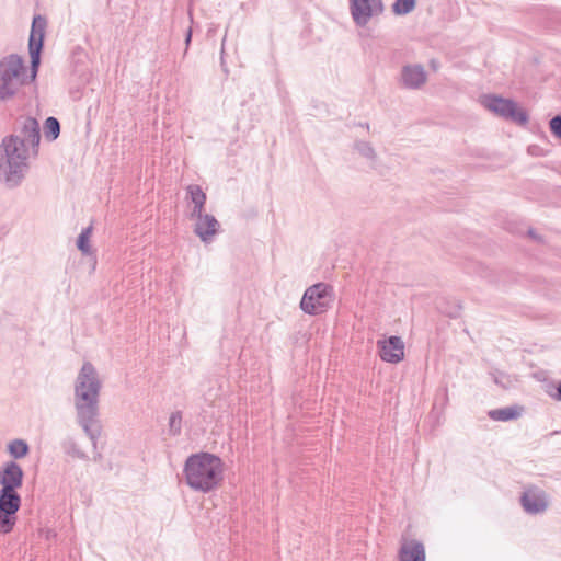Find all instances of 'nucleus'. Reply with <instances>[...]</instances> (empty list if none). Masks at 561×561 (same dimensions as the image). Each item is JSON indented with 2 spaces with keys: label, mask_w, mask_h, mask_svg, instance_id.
<instances>
[{
  "label": "nucleus",
  "mask_w": 561,
  "mask_h": 561,
  "mask_svg": "<svg viewBox=\"0 0 561 561\" xmlns=\"http://www.w3.org/2000/svg\"><path fill=\"white\" fill-rule=\"evenodd\" d=\"M102 382L95 367L84 362L75 381L73 403L77 423L82 427L93 446L101 435L99 423V397Z\"/></svg>",
  "instance_id": "1"
},
{
  "label": "nucleus",
  "mask_w": 561,
  "mask_h": 561,
  "mask_svg": "<svg viewBox=\"0 0 561 561\" xmlns=\"http://www.w3.org/2000/svg\"><path fill=\"white\" fill-rule=\"evenodd\" d=\"M183 473L192 490L207 493L222 481L224 462L220 457L207 451L192 454L185 460Z\"/></svg>",
  "instance_id": "2"
},
{
  "label": "nucleus",
  "mask_w": 561,
  "mask_h": 561,
  "mask_svg": "<svg viewBox=\"0 0 561 561\" xmlns=\"http://www.w3.org/2000/svg\"><path fill=\"white\" fill-rule=\"evenodd\" d=\"M33 151L15 136H5L0 144V180L8 188L20 186L30 170Z\"/></svg>",
  "instance_id": "3"
},
{
  "label": "nucleus",
  "mask_w": 561,
  "mask_h": 561,
  "mask_svg": "<svg viewBox=\"0 0 561 561\" xmlns=\"http://www.w3.org/2000/svg\"><path fill=\"white\" fill-rule=\"evenodd\" d=\"M334 301V289L329 283L319 282L309 286L300 300V309L309 316L327 312Z\"/></svg>",
  "instance_id": "4"
},
{
  "label": "nucleus",
  "mask_w": 561,
  "mask_h": 561,
  "mask_svg": "<svg viewBox=\"0 0 561 561\" xmlns=\"http://www.w3.org/2000/svg\"><path fill=\"white\" fill-rule=\"evenodd\" d=\"M479 103L489 112L505 121H511L519 126H526V111L519 108L512 99L486 93L479 96Z\"/></svg>",
  "instance_id": "5"
},
{
  "label": "nucleus",
  "mask_w": 561,
  "mask_h": 561,
  "mask_svg": "<svg viewBox=\"0 0 561 561\" xmlns=\"http://www.w3.org/2000/svg\"><path fill=\"white\" fill-rule=\"evenodd\" d=\"M24 72V61L19 55L11 54L0 60V101H7L16 93L14 80L25 83L24 79L20 80Z\"/></svg>",
  "instance_id": "6"
},
{
  "label": "nucleus",
  "mask_w": 561,
  "mask_h": 561,
  "mask_svg": "<svg viewBox=\"0 0 561 561\" xmlns=\"http://www.w3.org/2000/svg\"><path fill=\"white\" fill-rule=\"evenodd\" d=\"M47 20L41 14L34 15L28 37V54L31 59L30 81H35L41 66L42 53L44 49L45 32Z\"/></svg>",
  "instance_id": "7"
},
{
  "label": "nucleus",
  "mask_w": 561,
  "mask_h": 561,
  "mask_svg": "<svg viewBox=\"0 0 561 561\" xmlns=\"http://www.w3.org/2000/svg\"><path fill=\"white\" fill-rule=\"evenodd\" d=\"M348 11L354 25L365 28L373 20L383 15L386 5L382 0H347Z\"/></svg>",
  "instance_id": "8"
},
{
  "label": "nucleus",
  "mask_w": 561,
  "mask_h": 561,
  "mask_svg": "<svg viewBox=\"0 0 561 561\" xmlns=\"http://www.w3.org/2000/svg\"><path fill=\"white\" fill-rule=\"evenodd\" d=\"M10 136H15L23 141L24 146H27L33 151V158L38 156L39 144H41V128L36 118L25 117L22 122L20 129Z\"/></svg>",
  "instance_id": "9"
},
{
  "label": "nucleus",
  "mask_w": 561,
  "mask_h": 561,
  "mask_svg": "<svg viewBox=\"0 0 561 561\" xmlns=\"http://www.w3.org/2000/svg\"><path fill=\"white\" fill-rule=\"evenodd\" d=\"M380 358L390 364H398L404 357V343L400 336L391 335L377 341Z\"/></svg>",
  "instance_id": "10"
},
{
  "label": "nucleus",
  "mask_w": 561,
  "mask_h": 561,
  "mask_svg": "<svg viewBox=\"0 0 561 561\" xmlns=\"http://www.w3.org/2000/svg\"><path fill=\"white\" fill-rule=\"evenodd\" d=\"M24 471L14 460L7 461L0 470V490L15 491L23 485Z\"/></svg>",
  "instance_id": "11"
},
{
  "label": "nucleus",
  "mask_w": 561,
  "mask_h": 561,
  "mask_svg": "<svg viewBox=\"0 0 561 561\" xmlns=\"http://www.w3.org/2000/svg\"><path fill=\"white\" fill-rule=\"evenodd\" d=\"M188 218L195 220L193 231L204 243H210L220 230V224L214 215L203 211L199 217Z\"/></svg>",
  "instance_id": "12"
},
{
  "label": "nucleus",
  "mask_w": 561,
  "mask_h": 561,
  "mask_svg": "<svg viewBox=\"0 0 561 561\" xmlns=\"http://www.w3.org/2000/svg\"><path fill=\"white\" fill-rule=\"evenodd\" d=\"M427 73L421 64L404 65L400 73V83L409 90H417L425 84Z\"/></svg>",
  "instance_id": "13"
},
{
  "label": "nucleus",
  "mask_w": 561,
  "mask_h": 561,
  "mask_svg": "<svg viewBox=\"0 0 561 561\" xmlns=\"http://www.w3.org/2000/svg\"><path fill=\"white\" fill-rule=\"evenodd\" d=\"M399 561H425L424 545L416 539H403L398 551Z\"/></svg>",
  "instance_id": "14"
},
{
  "label": "nucleus",
  "mask_w": 561,
  "mask_h": 561,
  "mask_svg": "<svg viewBox=\"0 0 561 561\" xmlns=\"http://www.w3.org/2000/svg\"><path fill=\"white\" fill-rule=\"evenodd\" d=\"M549 504V495L545 491L528 486V514H542Z\"/></svg>",
  "instance_id": "15"
},
{
  "label": "nucleus",
  "mask_w": 561,
  "mask_h": 561,
  "mask_svg": "<svg viewBox=\"0 0 561 561\" xmlns=\"http://www.w3.org/2000/svg\"><path fill=\"white\" fill-rule=\"evenodd\" d=\"M187 197L193 204L188 217H199L201 213L205 211L207 196L202 187L197 184H191L186 187Z\"/></svg>",
  "instance_id": "16"
},
{
  "label": "nucleus",
  "mask_w": 561,
  "mask_h": 561,
  "mask_svg": "<svg viewBox=\"0 0 561 561\" xmlns=\"http://www.w3.org/2000/svg\"><path fill=\"white\" fill-rule=\"evenodd\" d=\"M525 408L523 405L514 404L500 409H493L488 412V416L493 421L508 422L517 420L523 415Z\"/></svg>",
  "instance_id": "17"
},
{
  "label": "nucleus",
  "mask_w": 561,
  "mask_h": 561,
  "mask_svg": "<svg viewBox=\"0 0 561 561\" xmlns=\"http://www.w3.org/2000/svg\"><path fill=\"white\" fill-rule=\"evenodd\" d=\"M21 503L22 499L18 492L0 490V510L9 511L16 515Z\"/></svg>",
  "instance_id": "18"
},
{
  "label": "nucleus",
  "mask_w": 561,
  "mask_h": 561,
  "mask_svg": "<svg viewBox=\"0 0 561 561\" xmlns=\"http://www.w3.org/2000/svg\"><path fill=\"white\" fill-rule=\"evenodd\" d=\"M7 450L14 459H21L28 455L30 446L26 440L15 438L7 445Z\"/></svg>",
  "instance_id": "19"
},
{
  "label": "nucleus",
  "mask_w": 561,
  "mask_h": 561,
  "mask_svg": "<svg viewBox=\"0 0 561 561\" xmlns=\"http://www.w3.org/2000/svg\"><path fill=\"white\" fill-rule=\"evenodd\" d=\"M44 137L48 141L56 140L60 135V123L59 121L54 117L49 116L44 122Z\"/></svg>",
  "instance_id": "20"
},
{
  "label": "nucleus",
  "mask_w": 561,
  "mask_h": 561,
  "mask_svg": "<svg viewBox=\"0 0 561 561\" xmlns=\"http://www.w3.org/2000/svg\"><path fill=\"white\" fill-rule=\"evenodd\" d=\"M61 448L64 453L73 458H78L81 460H88V455L80 449L76 440L71 437H67L61 442Z\"/></svg>",
  "instance_id": "21"
},
{
  "label": "nucleus",
  "mask_w": 561,
  "mask_h": 561,
  "mask_svg": "<svg viewBox=\"0 0 561 561\" xmlns=\"http://www.w3.org/2000/svg\"><path fill=\"white\" fill-rule=\"evenodd\" d=\"M92 230H93V228L90 225V226L83 228L82 231L80 232V234L77 238L76 245H77L78 250L83 255L92 254V249H91V245H90V238H91V234H92Z\"/></svg>",
  "instance_id": "22"
},
{
  "label": "nucleus",
  "mask_w": 561,
  "mask_h": 561,
  "mask_svg": "<svg viewBox=\"0 0 561 561\" xmlns=\"http://www.w3.org/2000/svg\"><path fill=\"white\" fill-rule=\"evenodd\" d=\"M437 308L442 313L446 314L449 318H458L460 316L462 307L459 301H449L446 299H440L437 302Z\"/></svg>",
  "instance_id": "23"
},
{
  "label": "nucleus",
  "mask_w": 561,
  "mask_h": 561,
  "mask_svg": "<svg viewBox=\"0 0 561 561\" xmlns=\"http://www.w3.org/2000/svg\"><path fill=\"white\" fill-rule=\"evenodd\" d=\"M16 515L9 511L0 510V534L11 533L16 524Z\"/></svg>",
  "instance_id": "24"
},
{
  "label": "nucleus",
  "mask_w": 561,
  "mask_h": 561,
  "mask_svg": "<svg viewBox=\"0 0 561 561\" xmlns=\"http://www.w3.org/2000/svg\"><path fill=\"white\" fill-rule=\"evenodd\" d=\"M416 3L417 0H394L391 10L394 15H407L415 9Z\"/></svg>",
  "instance_id": "25"
},
{
  "label": "nucleus",
  "mask_w": 561,
  "mask_h": 561,
  "mask_svg": "<svg viewBox=\"0 0 561 561\" xmlns=\"http://www.w3.org/2000/svg\"><path fill=\"white\" fill-rule=\"evenodd\" d=\"M354 149L364 158L375 161L376 152L373 146L364 140H357L354 142Z\"/></svg>",
  "instance_id": "26"
},
{
  "label": "nucleus",
  "mask_w": 561,
  "mask_h": 561,
  "mask_svg": "<svg viewBox=\"0 0 561 561\" xmlns=\"http://www.w3.org/2000/svg\"><path fill=\"white\" fill-rule=\"evenodd\" d=\"M182 412L175 411L172 412L169 419V434L172 436H176L181 433L182 428Z\"/></svg>",
  "instance_id": "27"
},
{
  "label": "nucleus",
  "mask_w": 561,
  "mask_h": 561,
  "mask_svg": "<svg viewBox=\"0 0 561 561\" xmlns=\"http://www.w3.org/2000/svg\"><path fill=\"white\" fill-rule=\"evenodd\" d=\"M548 389L546 392L554 400L561 401V380L560 381H551L548 385Z\"/></svg>",
  "instance_id": "28"
},
{
  "label": "nucleus",
  "mask_w": 561,
  "mask_h": 561,
  "mask_svg": "<svg viewBox=\"0 0 561 561\" xmlns=\"http://www.w3.org/2000/svg\"><path fill=\"white\" fill-rule=\"evenodd\" d=\"M551 133L561 139V115L553 116L549 122Z\"/></svg>",
  "instance_id": "29"
},
{
  "label": "nucleus",
  "mask_w": 561,
  "mask_h": 561,
  "mask_svg": "<svg viewBox=\"0 0 561 561\" xmlns=\"http://www.w3.org/2000/svg\"><path fill=\"white\" fill-rule=\"evenodd\" d=\"M531 375H533V377H534L537 381H546V380H547V374H546V371H537V373H533Z\"/></svg>",
  "instance_id": "30"
},
{
  "label": "nucleus",
  "mask_w": 561,
  "mask_h": 561,
  "mask_svg": "<svg viewBox=\"0 0 561 561\" xmlns=\"http://www.w3.org/2000/svg\"><path fill=\"white\" fill-rule=\"evenodd\" d=\"M526 502H527V499H526V489H524L520 494H519V503H520V506L523 507V510L526 512Z\"/></svg>",
  "instance_id": "31"
},
{
  "label": "nucleus",
  "mask_w": 561,
  "mask_h": 561,
  "mask_svg": "<svg viewBox=\"0 0 561 561\" xmlns=\"http://www.w3.org/2000/svg\"><path fill=\"white\" fill-rule=\"evenodd\" d=\"M527 234H528V239L538 240V241L540 240V238L537 236V233L531 228H528Z\"/></svg>",
  "instance_id": "32"
},
{
  "label": "nucleus",
  "mask_w": 561,
  "mask_h": 561,
  "mask_svg": "<svg viewBox=\"0 0 561 561\" xmlns=\"http://www.w3.org/2000/svg\"><path fill=\"white\" fill-rule=\"evenodd\" d=\"M191 41H192V30L190 28V30H187L186 35H185V44H186V46L190 45Z\"/></svg>",
  "instance_id": "33"
},
{
  "label": "nucleus",
  "mask_w": 561,
  "mask_h": 561,
  "mask_svg": "<svg viewBox=\"0 0 561 561\" xmlns=\"http://www.w3.org/2000/svg\"><path fill=\"white\" fill-rule=\"evenodd\" d=\"M494 382L497 383V385H501L502 387H505L502 382V380L499 379V377H494Z\"/></svg>",
  "instance_id": "34"
},
{
  "label": "nucleus",
  "mask_w": 561,
  "mask_h": 561,
  "mask_svg": "<svg viewBox=\"0 0 561 561\" xmlns=\"http://www.w3.org/2000/svg\"><path fill=\"white\" fill-rule=\"evenodd\" d=\"M507 230H510L512 233L520 232L519 230H517V229H513V228H511V227H507Z\"/></svg>",
  "instance_id": "35"
},
{
  "label": "nucleus",
  "mask_w": 561,
  "mask_h": 561,
  "mask_svg": "<svg viewBox=\"0 0 561 561\" xmlns=\"http://www.w3.org/2000/svg\"><path fill=\"white\" fill-rule=\"evenodd\" d=\"M225 39H226V38H224V39H222L221 55H222V54H224V51H225V48H224ZM222 60H224V58L221 57V61H222Z\"/></svg>",
  "instance_id": "36"
}]
</instances>
